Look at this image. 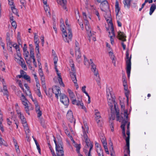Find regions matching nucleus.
Listing matches in <instances>:
<instances>
[{"mask_svg": "<svg viewBox=\"0 0 156 156\" xmlns=\"http://www.w3.org/2000/svg\"><path fill=\"white\" fill-rule=\"evenodd\" d=\"M89 147H90L89 151L88 152V153L87 155V156H92L91 154V150L92 149L93 147V144H90V146H89Z\"/></svg>", "mask_w": 156, "mask_h": 156, "instance_id": "45", "label": "nucleus"}, {"mask_svg": "<svg viewBox=\"0 0 156 156\" xmlns=\"http://www.w3.org/2000/svg\"><path fill=\"white\" fill-rule=\"evenodd\" d=\"M13 47L16 50L17 53H18V52H20V48L18 45H17L16 44H14L13 45Z\"/></svg>", "mask_w": 156, "mask_h": 156, "instance_id": "44", "label": "nucleus"}, {"mask_svg": "<svg viewBox=\"0 0 156 156\" xmlns=\"http://www.w3.org/2000/svg\"><path fill=\"white\" fill-rule=\"evenodd\" d=\"M98 156H104L102 149L101 148L96 149Z\"/></svg>", "mask_w": 156, "mask_h": 156, "instance_id": "32", "label": "nucleus"}, {"mask_svg": "<svg viewBox=\"0 0 156 156\" xmlns=\"http://www.w3.org/2000/svg\"><path fill=\"white\" fill-rule=\"evenodd\" d=\"M95 14L98 16V20H100V17L98 12V11H96Z\"/></svg>", "mask_w": 156, "mask_h": 156, "instance_id": "63", "label": "nucleus"}, {"mask_svg": "<svg viewBox=\"0 0 156 156\" xmlns=\"http://www.w3.org/2000/svg\"><path fill=\"white\" fill-rule=\"evenodd\" d=\"M23 77L27 81L30 83V76L27 75H24L23 76Z\"/></svg>", "mask_w": 156, "mask_h": 156, "instance_id": "40", "label": "nucleus"}, {"mask_svg": "<svg viewBox=\"0 0 156 156\" xmlns=\"http://www.w3.org/2000/svg\"><path fill=\"white\" fill-rule=\"evenodd\" d=\"M107 98L108 101V105L112 109L113 107V105H114L115 110L116 112V116L117 118V120L120 122L121 119L119 116V111L116 108V105H115V101L114 97L111 93L110 92L107 93Z\"/></svg>", "mask_w": 156, "mask_h": 156, "instance_id": "3", "label": "nucleus"}, {"mask_svg": "<svg viewBox=\"0 0 156 156\" xmlns=\"http://www.w3.org/2000/svg\"><path fill=\"white\" fill-rule=\"evenodd\" d=\"M126 142V148H125L124 152V154H126L129 155L130 154L129 150V139H125Z\"/></svg>", "mask_w": 156, "mask_h": 156, "instance_id": "16", "label": "nucleus"}, {"mask_svg": "<svg viewBox=\"0 0 156 156\" xmlns=\"http://www.w3.org/2000/svg\"><path fill=\"white\" fill-rule=\"evenodd\" d=\"M36 82V86L37 88V90H40V84L39 81H37V82Z\"/></svg>", "mask_w": 156, "mask_h": 156, "instance_id": "60", "label": "nucleus"}, {"mask_svg": "<svg viewBox=\"0 0 156 156\" xmlns=\"http://www.w3.org/2000/svg\"><path fill=\"white\" fill-rule=\"evenodd\" d=\"M23 126L24 127V129H25V132H26L29 133V129L27 126V123L26 125L24 124L23 125Z\"/></svg>", "mask_w": 156, "mask_h": 156, "instance_id": "47", "label": "nucleus"}, {"mask_svg": "<svg viewBox=\"0 0 156 156\" xmlns=\"http://www.w3.org/2000/svg\"><path fill=\"white\" fill-rule=\"evenodd\" d=\"M75 55L77 61L78 63H80L81 61V54L80 50L75 51Z\"/></svg>", "mask_w": 156, "mask_h": 156, "instance_id": "17", "label": "nucleus"}, {"mask_svg": "<svg viewBox=\"0 0 156 156\" xmlns=\"http://www.w3.org/2000/svg\"><path fill=\"white\" fill-rule=\"evenodd\" d=\"M41 67H42L41 66V68H40L38 70L40 76H44V74L42 70L41 69Z\"/></svg>", "mask_w": 156, "mask_h": 156, "instance_id": "50", "label": "nucleus"}, {"mask_svg": "<svg viewBox=\"0 0 156 156\" xmlns=\"http://www.w3.org/2000/svg\"><path fill=\"white\" fill-rule=\"evenodd\" d=\"M110 151L111 152V156H113V154L114 153V151L113 150V147L112 144L111 143L110 144Z\"/></svg>", "mask_w": 156, "mask_h": 156, "instance_id": "39", "label": "nucleus"}, {"mask_svg": "<svg viewBox=\"0 0 156 156\" xmlns=\"http://www.w3.org/2000/svg\"><path fill=\"white\" fill-rule=\"evenodd\" d=\"M20 99L21 100L22 102H23V101H28L26 98L23 94H21V97H20Z\"/></svg>", "mask_w": 156, "mask_h": 156, "instance_id": "48", "label": "nucleus"}, {"mask_svg": "<svg viewBox=\"0 0 156 156\" xmlns=\"http://www.w3.org/2000/svg\"><path fill=\"white\" fill-rule=\"evenodd\" d=\"M83 16L84 19L86 21V25H87V24L88 23V22L87 20V17L86 13L84 12H83Z\"/></svg>", "mask_w": 156, "mask_h": 156, "instance_id": "49", "label": "nucleus"}, {"mask_svg": "<svg viewBox=\"0 0 156 156\" xmlns=\"http://www.w3.org/2000/svg\"><path fill=\"white\" fill-rule=\"evenodd\" d=\"M131 0H123V3L125 7H126L129 9L130 5V2L132 1Z\"/></svg>", "mask_w": 156, "mask_h": 156, "instance_id": "25", "label": "nucleus"}, {"mask_svg": "<svg viewBox=\"0 0 156 156\" xmlns=\"http://www.w3.org/2000/svg\"><path fill=\"white\" fill-rule=\"evenodd\" d=\"M89 64L91 65V69L92 72L94 73V75L97 76L98 75V71L96 70V66L92 62L91 59H90V62H89Z\"/></svg>", "mask_w": 156, "mask_h": 156, "instance_id": "12", "label": "nucleus"}, {"mask_svg": "<svg viewBox=\"0 0 156 156\" xmlns=\"http://www.w3.org/2000/svg\"><path fill=\"white\" fill-rule=\"evenodd\" d=\"M82 129L83 132V137L85 141L86 145L87 147H89L90 144H93L91 142H90V140L88 139V136L87 133H88L87 130L88 129V127L87 126L85 125L84 126H82Z\"/></svg>", "mask_w": 156, "mask_h": 156, "instance_id": "5", "label": "nucleus"}, {"mask_svg": "<svg viewBox=\"0 0 156 156\" xmlns=\"http://www.w3.org/2000/svg\"><path fill=\"white\" fill-rule=\"evenodd\" d=\"M60 96L61 102L65 105H68L69 101L67 96L64 94H60Z\"/></svg>", "mask_w": 156, "mask_h": 156, "instance_id": "9", "label": "nucleus"}, {"mask_svg": "<svg viewBox=\"0 0 156 156\" xmlns=\"http://www.w3.org/2000/svg\"><path fill=\"white\" fill-rule=\"evenodd\" d=\"M3 120V116H0V129L2 132H3L4 130L2 123Z\"/></svg>", "mask_w": 156, "mask_h": 156, "instance_id": "35", "label": "nucleus"}, {"mask_svg": "<svg viewBox=\"0 0 156 156\" xmlns=\"http://www.w3.org/2000/svg\"><path fill=\"white\" fill-rule=\"evenodd\" d=\"M19 117L20 118L23 125L24 124L26 125L27 122L26 119L24 117L23 115L22 114L21 115H19Z\"/></svg>", "mask_w": 156, "mask_h": 156, "instance_id": "31", "label": "nucleus"}, {"mask_svg": "<svg viewBox=\"0 0 156 156\" xmlns=\"http://www.w3.org/2000/svg\"><path fill=\"white\" fill-rule=\"evenodd\" d=\"M16 83H18L19 87L21 88L22 90H24V89L22 83L21 81L20 80H19L16 79Z\"/></svg>", "mask_w": 156, "mask_h": 156, "instance_id": "36", "label": "nucleus"}, {"mask_svg": "<svg viewBox=\"0 0 156 156\" xmlns=\"http://www.w3.org/2000/svg\"><path fill=\"white\" fill-rule=\"evenodd\" d=\"M36 112L37 114L38 117H40L42 115V113L41 111L40 110L39 111H37Z\"/></svg>", "mask_w": 156, "mask_h": 156, "instance_id": "57", "label": "nucleus"}, {"mask_svg": "<svg viewBox=\"0 0 156 156\" xmlns=\"http://www.w3.org/2000/svg\"><path fill=\"white\" fill-rule=\"evenodd\" d=\"M95 144L96 147V149L101 148V145L99 143L95 142Z\"/></svg>", "mask_w": 156, "mask_h": 156, "instance_id": "58", "label": "nucleus"}, {"mask_svg": "<svg viewBox=\"0 0 156 156\" xmlns=\"http://www.w3.org/2000/svg\"><path fill=\"white\" fill-rule=\"evenodd\" d=\"M16 152L17 153H19L20 152V151L19 148V146L18 144L15 146Z\"/></svg>", "mask_w": 156, "mask_h": 156, "instance_id": "55", "label": "nucleus"}, {"mask_svg": "<svg viewBox=\"0 0 156 156\" xmlns=\"http://www.w3.org/2000/svg\"><path fill=\"white\" fill-rule=\"evenodd\" d=\"M12 26L15 29H16L17 27V24L16 22L15 21L11 22Z\"/></svg>", "mask_w": 156, "mask_h": 156, "instance_id": "53", "label": "nucleus"}, {"mask_svg": "<svg viewBox=\"0 0 156 156\" xmlns=\"http://www.w3.org/2000/svg\"><path fill=\"white\" fill-rule=\"evenodd\" d=\"M131 69V66H130V65L129 64L128 66H126V72L128 77H129L130 76Z\"/></svg>", "mask_w": 156, "mask_h": 156, "instance_id": "34", "label": "nucleus"}, {"mask_svg": "<svg viewBox=\"0 0 156 156\" xmlns=\"http://www.w3.org/2000/svg\"><path fill=\"white\" fill-rule=\"evenodd\" d=\"M69 74L72 80L74 83L75 86H76V89H77L79 87V86L77 82L76 72H70Z\"/></svg>", "mask_w": 156, "mask_h": 156, "instance_id": "10", "label": "nucleus"}, {"mask_svg": "<svg viewBox=\"0 0 156 156\" xmlns=\"http://www.w3.org/2000/svg\"><path fill=\"white\" fill-rule=\"evenodd\" d=\"M79 46V44L78 42L77 41H76L75 42V51L80 50Z\"/></svg>", "mask_w": 156, "mask_h": 156, "instance_id": "41", "label": "nucleus"}, {"mask_svg": "<svg viewBox=\"0 0 156 156\" xmlns=\"http://www.w3.org/2000/svg\"><path fill=\"white\" fill-rule=\"evenodd\" d=\"M50 150L53 156H57V155H56L55 154L54 150L52 148Z\"/></svg>", "mask_w": 156, "mask_h": 156, "instance_id": "64", "label": "nucleus"}, {"mask_svg": "<svg viewBox=\"0 0 156 156\" xmlns=\"http://www.w3.org/2000/svg\"><path fill=\"white\" fill-rule=\"evenodd\" d=\"M104 147L105 149V150L106 153L107 154H109V151L108 150L107 146H104Z\"/></svg>", "mask_w": 156, "mask_h": 156, "instance_id": "61", "label": "nucleus"}, {"mask_svg": "<svg viewBox=\"0 0 156 156\" xmlns=\"http://www.w3.org/2000/svg\"><path fill=\"white\" fill-rule=\"evenodd\" d=\"M66 117L68 119L72 120L73 119V115L72 111L69 110L68 111L66 115Z\"/></svg>", "mask_w": 156, "mask_h": 156, "instance_id": "26", "label": "nucleus"}, {"mask_svg": "<svg viewBox=\"0 0 156 156\" xmlns=\"http://www.w3.org/2000/svg\"><path fill=\"white\" fill-rule=\"evenodd\" d=\"M17 38L19 44L20 45L22 46V42L21 37H17Z\"/></svg>", "mask_w": 156, "mask_h": 156, "instance_id": "54", "label": "nucleus"}, {"mask_svg": "<svg viewBox=\"0 0 156 156\" xmlns=\"http://www.w3.org/2000/svg\"><path fill=\"white\" fill-rule=\"evenodd\" d=\"M115 12L116 13V18L119 19V13L120 11V8L119 6V3L116 1L115 4Z\"/></svg>", "mask_w": 156, "mask_h": 156, "instance_id": "19", "label": "nucleus"}, {"mask_svg": "<svg viewBox=\"0 0 156 156\" xmlns=\"http://www.w3.org/2000/svg\"><path fill=\"white\" fill-rule=\"evenodd\" d=\"M34 41H39V39L38 38V37L36 33H34Z\"/></svg>", "mask_w": 156, "mask_h": 156, "instance_id": "56", "label": "nucleus"}, {"mask_svg": "<svg viewBox=\"0 0 156 156\" xmlns=\"http://www.w3.org/2000/svg\"><path fill=\"white\" fill-rule=\"evenodd\" d=\"M37 92H36L37 95L39 97H42V96L41 94V92L40 90H37Z\"/></svg>", "mask_w": 156, "mask_h": 156, "instance_id": "62", "label": "nucleus"}, {"mask_svg": "<svg viewBox=\"0 0 156 156\" xmlns=\"http://www.w3.org/2000/svg\"><path fill=\"white\" fill-rule=\"evenodd\" d=\"M61 29L63 32V35H62L64 41L69 43L70 41H72L71 39H69V37L68 36V33L67 34L65 30L66 28L64 24H61L60 25Z\"/></svg>", "mask_w": 156, "mask_h": 156, "instance_id": "6", "label": "nucleus"}, {"mask_svg": "<svg viewBox=\"0 0 156 156\" xmlns=\"http://www.w3.org/2000/svg\"><path fill=\"white\" fill-rule=\"evenodd\" d=\"M71 101L73 104L77 105L79 108H81L86 112V108L83 106V104L81 100L80 101L78 100H76L75 98Z\"/></svg>", "mask_w": 156, "mask_h": 156, "instance_id": "8", "label": "nucleus"}, {"mask_svg": "<svg viewBox=\"0 0 156 156\" xmlns=\"http://www.w3.org/2000/svg\"><path fill=\"white\" fill-rule=\"evenodd\" d=\"M44 91L45 92L46 95L49 97H51L52 96V92H53L52 89L49 88L48 91H46V88L44 89Z\"/></svg>", "mask_w": 156, "mask_h": 156, "instance_id": "28", "label": "nucleus"}, {"mask_svg": "<svg viewBox=\"0 0 156 156\" xmlns=\"http://www.w3.org/2000/svg\"><path fill=\"white\" fill-rule=\"evenodd\" d=\"M58 3L61 5L64 9H66V5L67 1L66 0H57Z\"/></svg>", "mask_w": 156, "mask_h": 156, "instance_id": "18", "label": "nucleus"}, {"mask_svg": "<svg viewBox=\"0 0 156 156\" xmlns=\"http://www.w3.org/2000/svg\"><path fill=\"white\" fill-rule=\"evenodd\" d=\"M156 9V5L154 4H152L150 8L149 14L151 15Z\"/></svg>", "mask_w": 156, "mask_h": 156, "instance_id": "29", "label": "nucleus"}, {"mask_svg": "<svg viewBox=\"0 0 156 156\" xmlns=\"http://www.w3.org/2000/svg\"><path fill=\"white\" fill-rule=\"evenodd\" d=\"M30 56L33 59L35 58L34 55V50H30Z\"/></svg>", "mask_w": 156, "mask_h": 156, "instance_id": "51", "label": "nucleus"}, {"mask_svg": "<svg viewBox=\"0 0 156 156\" xmlns=\"http://www.w3.org/2000/svg\"><path fill=\"white\" fill-rule=\"evenodd\" d=\"M55 145V149L57 156H64L63 151V144L61 139L54 140Z\"/></svg>", "mask_w": 156, "mask_h": 156, "instance_id": "4", "label": "nucleus"}, {"mask_svg": "<svg viewBox=\"0 0 156 156\" xmlns=\"http://www.w3.org/2000/svg\"><path fill=\"white\" fill-rule=\"evenodd\" d=\"M57 74L58 76V80L59 84L63 87H65V85L62 82L61 73H59L58 71H57Z\"/></svg>", "mask_w": 156, "mask_h": 156, "instance_id": "20", "label": "nucleus"}, {"mask_svg": "<svg viewBox=\"0 0 156 156\" xmlns=\"http://www.w3.org/2000/svg\"><path fill=\"white\" fill-rule=\"evenodd\" d=\"M11 9L13 13L16 15H17L18 16H19L18 13L17 11V9L14 6L11 7Z\"/></svg>", "mask_w": 156, "mask_h": 156, "instance_id": "38", "label": "nucleus"}, {"mask_svg": "<svg viewBox=\"0 0 156 156\" xmlns=\"http://www.w3.org/2000/svg\"><path fill=\"white\" fill-rule=\"evenodd\" d=\"M109 23L111 25L110 30L111 31V32H110L109 31V34L110 35L109 37H110L111 43L112 44H113L114 43V38L112 37H115V35L113 26L112 21H110L109 22Z\"/></svg>", "mask_w": 156, "mask_h": 156, "instance_id": "7", "label": "nucleus"}, {"mask_svg": "<svg viewBox=\"0 0 156 156\" xmlns=\"http://www.w3.org/2000/svg\"><path fill=\"white\" fill-rule=\"evenodd\" d=\"M23 55L24 57L25 60H26V62L27 64H30V59H27V58L28 57L29 55V53L28 51L27 50L23 51Z\"/></svg>", "mask_w": 156, "mask_h": 156, "instance_id": "24", "label": "nucleus"}, {"mask_svg": "<svg viewBox=\"0 0 156 156\" xmlns=\"http://www.w3.org/2000/svg\"><path fill=\"white\" fill-rule=\"evenodd\" d=\"M34 103L35 106V110L36 112L37 111L40 110V107L38 105L37 102L35 101V102H34Z\"/></svg>", "mask_w": 156, "mask_h": 156, "instance_id": "43", "label": "nucleus"}, {"mask_svg": "<svg viewBox=\"0 0 156 156\" xmlns=\"http://www.w3.org/2000/svg\"><path fill=\"white\" fill-rule=\"evenodd\" d=\"M44 9L47 16H50L51 14L49 11V7L47 5H46L44 6Z\"/></svg>", "mask_w": 156, "mask_h": 156, "instance_id": "33", "label": "nucleus"}, {"mask_svg": "<svg viewBox=\"0 0 156 156\" xmlns=\"http://www.w3.org/2000/svg\"><path fill=\"white\" fill-rule=\"evenodd\" d=\"M129 126H130V123L129 122L128 123L127 125V129L126 130V134L127 135V137H126V136L125 137L123 136V138H125V139H129L130 138V129H129ZM122 135H123V134Z\"/></svg>", "mask_w": 156, "mask_h": 156, "instance_id": "22", "label": "nucleus"}, {"mask_svg": "<svg viewBox=\"0 0 156 156\" xmlns=\"http://www.w3.org/2000/svg\"><path fill=\"white\" fill-rule=\"evenodd\" d=\"M122 80H123V84H124L125 83L126 84H127V81L126 76H122Z\"/></svg>", "mask_w": 156, "mask_h": 156, "instance_id": "59", "label": "nucleus"}, {"mask_svg": "<svg viewBox=\"0 0 156 156\" xmlns=\"http://www.w3.org/2000/svg\"><path fill=\"white\" fill-rule=\"evenodd\" d=\"M70 66L71 67V69L72 72H76V69L74 67V64L73 63V62L72 61L71 62H70Z\"/></svg>", "mask_w": 156, "mask_h": 156, "instance_id": "37", "label": "nucleus"}, {"mask_svg": "<svg viewBox=\"0 0 156 156\" xmlns=\"http://www.w3.org/2000/svg\"><path fill=\"white\" fill-rule=\"evenodd\" d=\"M95 119L97 123H99L101 121V116L100 113L97 109L94 110Z\"/></svg>", "mask_w": 156, "mask_h": 156, "instance_id": "13", "label": "nucleus"}, {"mask_svg": "<svg viewBox=\"0 0 156 156\" xmlns=\"http://www.w3.org/2000/svg\"><path fill=\"white\" fill-rule=\"evenodd\" d=\"M117 37L119 40H121L123 41H126V37L125 34L123 32L120 31L118 32Z\"/></svg>", "mask_w": 156, "mask_h": 156, "instance_id": "14", "label": "nucleus"}, {"mask_svg": "<svg viewBox=\"0 0 156 156\" xmlns=\"http://www.w3.org/2000/svg\"><path fill=\"white\" fill-rule=\"evenodd\" d=\"M101 141L102 143L103 147L107 146V143L105 138H103L102 139H101Z\"/></svg>", "mask_w": 156, "mask_h": 156, "instance_id": "46", "label": "nucleus"}, {"mask_svg": "<svg viewBox=\"0 0 156 156\" xmlns=\"http://www.w3.org/2000/svg\"><path fill=\"white\" fill-rule=\"evenodd\" d=\"M68 91L69 93L71 100L75 98V95L74 94V93L71 90L69 89H68Z\"/></svg>", "mask_w": 156, "mask_h": 156, "instance_id": "30", "label": "nucleus"}, {"mask_svg": "<svg viewBox=\"0 0 156 156\" xmlns=\"http://www.w3.org/2000/svg\"><path fill=\"white\" fill-rule=\"evenodd\" d=\"M101 10L105 12L104 15L107 21L109 22L111 20V12L109 10V5L106 0L102 2L100 5Z\"/></svg>", "mask_w": 156, "mask_h": 156, "instance_id": "2", "label": "nucleus"}, {"mask_svg": "<svg viewBox=\"0 0 156 156\" xmlns=\"http://www.w3.org/2000/svg\"><path fill=\"white\" fill-rule=\"evenodd\" d=\"M75 147L76 148V151L77 153H80V151L81 148L80 144H76Z\"/></svg>", "mask_w": 156, "mask_h": 156, "instance_id": "42", "label": "nucleus"}, {"mask_svg": "<svg viewBox=\"0 0 156 156\" xmlns=\"http://www.w3.org/2000/svg\"><path fill=\"white\" fill-rule=\"evenodd\" d=\"M65 23L66 26V29L68 31V34L69 37V39H72L73 35L71 29L70 27V25L69 24L68 20L66 19L65 21Z\"/></svg>", "mask_w": 156, "mask_h": 156, "instance_id": "11", "label": "nucleus"}, {"mask_svg": "<svg viewBox=\"0 0 156 156\" xmlns=\"http://www.w3.org/2000/svg\"><path fill=\"white\" fill-rule=\"evenodd\" d=\"M120 105L122 109L121 113V117H120V122L121 121L122 122L121 128L122 129V133L124 137H125V126L128 121L127 111L125 110V105L123 103H121Z\"/></svg>", "mask_w": 156, "mask_h": 156, "instance_id": "1", "label": "nucleus"}, {"mask_svg": "<svg viewBox=\"0 0 156 156\" xmlns=\"http://www.w3.org/2000/svg\"><path fill=\"white\" fill-rule=\"evenodd\" d=\"M54 57L53 58V60L54 61V63L55 65H57V61L58 60V57L57 55L54 56Z\"/></svg>", "mask_w": 156, "mask_h": 156, "instance_id": "52", "label": "nucleus"}, {"mask_svg": "<svg viewBox=\"0 0 156 156\" xmlns=\"http://www.w3.org/2000/svg\"><path fill=\"white\" fill-rule=\"evenodd\" d=\"M131 56L129 57V53L128 50L126 51V66H128L129 64L130 66H131Z\"/></svg>", "mask_w": 156, "mask_h": 156, "instance_id": "15", "label": "nucleus"}, {"mask_svg": "<svg viewBox=\"0 0 156 156\" xmlns=\"http://www.w3.org/2000/svg\"><path fill=\"white\" fill-rule=\"evenodd\" d=\"M18 56L20 58V65L21 66V67L24 70L27 69V67L25 63V62H24V60L23 58H22L20 55H18Z\"/></svg>", "mask_w": 156, "mask_h": 156, "instance_id": "23", "label": "nucleus"}, {"mask_svg": "<svg viewBox=\"0 0 156 156\" xmlns=\"http://www.w3.org/2000/svg\"><path fill=\"white\" fill-rule=\"evenodd\" d=\"M28 102H29L28 101H23V102L22 103L23 105L25 106V109L26 113L29 115L30 113L29 112V110L28 104Z\"/></svg>", "mask_w": 156, "mask_h": 156, "instance_id": "21", "label": "nucleus"}, {"mask_svg": "<svg viewBox=\"0 0 156 156\" xmlns=\"http://www.w3.org/2000/svg\"><path fill=\"white\" fill-rule=\"evenodd\" d=\"M52 89L53 93H58V94H60V95L61 94L60 88L58 86H55Z\"/></svg>", "mask_w": 156, "mask_h": 156, "instance_id": "27", "label": "nucleus"}]
</instances>
